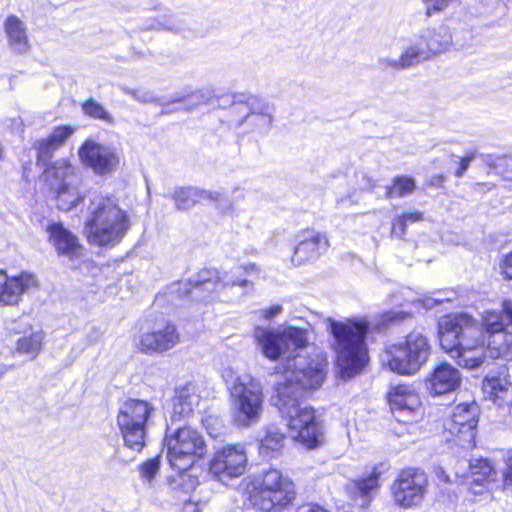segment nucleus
<instances>
[{"mask_svg": "<svg viewBox=\"0 0 512 512\" xmlns=\"http://www.w3.org/2000/svg\"><path fill=\"white\" fill-rule=\"evenodd\" d=\"M182 100H183V98H176V99H174V101H182Z\"/></svg>", "mask_w": 512, "mask_h": 512, "instance_id": "6e6d98bb", "label": "nucleus"}, {"mask_svg": "<svg viewBox=\"0 0 512 512\" xmlns=\"http://www.w3.org/2000/svg\"><path fill=\"white\" fill-rule=\"evenodd\" d=\"M430 344L425 335L411 332L405 338L387 344L380 355L383 368L403 376L417 374L430 356Z\"/></svg>", "mask_w": 512, "mask_h": 512, "instance_id": "0eeeda50", "label": "nucleus"}, {"mask_svg": "<svg viewBox=\"0 0 512 512\" xmlns=\"http://www.w3.org/2000/svg\"><path fill=\"white\" fill-rule=\"evenodd\" d=\"M462 382L460 371L448 363L436 366L425 379V388L432 396L455 391Z\"/></svg>", "mask_w": 512, "mask_h": 512, "instance_id": "6ab92c4d", "label": "nucleus"}, {"mask_svg": "<svg viewBox=\"0 0 512 512\" xmlns=\"http://www.w3.org/2000/svg\"><path fill=\"white\" fill-rule=\"evenodd\" d=\"M84 232L91 245L113 247L130 228V217L116 196L93 191L85 202Z\"/></svg>", "mask_w": 512, "mask_h": 512, "instance_id": "7ed1b4c3", "label": "nucleus"}, {"mask_svg": "<svg viewBox=\"0 0 512 512\" xmlns=\"http://www.w3.org/2000/svg\"><path fill=\"white\" fill-rule=\"evenodd\" d=\"M222 377L230 392L233 419L237 426L248 427L260 420L264 393L261 382L250 374H238L225 368Z\"/></svg>", "mask_w": 512, "mask_h": 512, "instance_id": "39448f33", "label": "nucleus"}, {"mask_svg": "<svg viewBox=\"0 0 512 512\" xmlns=\"http://www.w3.org/2000/svg\"><path fill=\"white\" fill-rule=\"evenodd\" d=\"M404 314L401 312H388L385 314V321H398L403 318Z\"/></svg>", "mask_w": 512, "mask_h": 512, "instance_id": "09e8293b", "label": "nucleus"}, {"mask_svg": "<svg viewBox=\"0 0 512 512\" xmlns=\"http://www.w3.org/2000/svg\"><path fill=\"white\" fill-rule=\"evenodd\" d=\"M49 240L60 254L81 255L83 246L78 237L65 228L62 223H52L47 227Z\"/></svg>", "mask_w": 512, "mask_h": 512, "instance_id": "4be33fe9", "label": "nucleus"}, {"mask_svg": "<svg viewBox=\"0 0 512 512\" xmlns=\"http://www.w3.org/2000/svg\"><path fill=\"white\" fill-rule=\"evenodd\" d=\"M179 342L180 334L176 326L164 318L147 321L134 339L137 349L146 354L165 353Z\"/></svg>", "mask_w": 512, "mask_h": 512, "instance_id": "9b49d317", "label": "nucleus"}, {"mask_svg": "<svg viewBox=\"0 0 512 512\" xmlns=\"http://www.w3.org/2000/svg\"><path fill=\"white\" fill-rule=\"evenodd\" d=\"M36 148L38 150V161L44 163L50 159L53 152L57 149L52 146V143L47 138L38 141Z\"/></svg>", "mask_w": 512, "mask_h": 512, "instance_id": "58836bf2", "label": "nucleus"}, {"mask_svg": "<svg viewBox=\"0 0 512 512\" xmlns=\"http://www.w3.org/2000/svg\"><path fill=\"white\" fill-rule=\"evenodd\" d=\"M281 312H282V306L273 305L269 308H264V309L259 310L258 313L262 318H264L266 320H270V319H273L274 317L278 316Z\"/></svg>", "mask_w": 512, "mask_h": 512, "instance_id": "a19ab883", "label": "nucleus"}, {"mask_svg": "<svg viewBox=\"0 0 512 512\" xmlns=\"http://www.w3.org/2000/svg\"><path fill=\"white\" fill-rule=\"evenodd\" d=\"M416 188L413 178L407 176L396 177L391 186L387 187L386 196L389 198L403 197L412 193Z\"/></svg>", "mask_w": 512, "mask_h": 512, "instance_id": "473e14b6", "label": "nucleus"}, {"mask_svg": "<svg viewBox=\"0 0 512 512\" xmlns=\"http://www.w3.org/2000/svg\"><path fill=\"white\" fill-rule=\"evenodd\" d=\"M232 111L237 113L247 112L245 117L239 120L237 124L247 123L254 132L266 133L271 128L274 109L267 102L256 97H250L247 104H234Z\"/></svg>", "mask_w": 512, "mask_h": 512, "instance_id": "a211bd4d", "label": "nucleus"}, {"mask_svg": "<svg viewBox=\"0 0 512 512\" xmlns=\"http://www.w3.org/2000/svg\"><path fill=\"white\" fill-rule=\"evenodd\" d=\"M191 97L193 99H199V98H202V95H201L200 92H194V93L191 94Z\"/></svg>", "mask_w": 512, "mask_h": 512, "instance_id": "864d4df0", "label": "nucleus"}, {"mask_svg": "<svg viewBox=\"0 0 512 512\" xmlns=\"http://www.w3.org/2000/svg\"><path fill=\"white\" fill-rule=\"evenodd\" d=\"M446 300H449L448 298H442V297H429L425 300H423V305L426 308H432L436 306L437 304H440Z\"/></svg>", "mask_w": 512, "mask_h": 512, "instance_id": "49530a36", "label": "nucleus"}, {"mask_svg": "<svg viewBox=\"0 0 512 512\" xmlns=\"http://www.w3.org/2000/svg\"><path fill=\"white\" fill-rule=\"evenodd\" d=\"M443 179H444V178H443V176H439V177H437V181H438V182H442V181H443Z\"/></svg>", "mask_w": 512, "mask_h": 512, "instance_id": "5fc2aeb1", "label": "nucleus"}, {"mask_svg": "<svg viewBox=\"0 0 512 512\" xmlns=\"http://www.w3.org/2000/svg\"><path fill=\"white\" fill-rule=\"evenodd\" d=\"M247 462L248 457L243 445H227L214 453L209 462V472L219 482L227 484L245 473Z\"/></svg>", "mask_w": 512, "mask_h": 512, "instance_id": "ddd939ff", "label": "nucleus"}, {"mask_svg": "<svg viewBox=\"0 0 512 512\" xmlns=\"http://www.w3.org/2000/svg\"><path fill=\"white\" fill-rule=\"evenodd\" d=\"M478 407L476 403H461L453 408L444 428L457 445L471 449L475 446Z\"/></svg>", "mask_w": 512, "mask_h": 512, "instance_id": "4468645a", "label": "nucleus"}, {"mask_svg": "<svg viewBox=\"0 0 512 512\" xmlns=\"http://www.w3.org/2000/svg\"><path fill=\"white\" fill-rule=\"evenodd\" d=\"M512 300L501 309L481 313L479 322L465 313L445 315L438 322L440 346L457 364L467 369L480 367L487 358L512 361Z\"/></svg>", "mask_w": 512, "mask_h": 512, "instance_id": "f03ea898", "label": "nucleus"}, {"mask_svg": "<svg viewBox=\"0 0 512 512\" xmlns=\"http://www.w3.org/2000/svg\"><path fill=\"white\" fill-rule=\"evenodd\" d=\"M221 198L222 194L219 192L201 190L195 187L178 188L172 195V199L174 200L175 206L178 210H188L195 204L204 201L219 202Z\"/></svg>", "mask_w": 512, "mask_h": 512, "instance_id": "a878e982", "label": "nucleus"}, {"mask_svg": "<svg viewBox=\"0 0 512 512\" xmlns=\"http://www.w3.org/2000/svg\"><path fill=\"white\" fill-rule=\"evenodd\" d=\"M452 45V33L450 27L439 24L421 30L401 56L397 59H386L384 62L393 68L403 69L418 64L421 61L444 53Z\"/></svg>", "mask_w": 512, "mask_h": 512, "instance_id": "6e6552de", "label": "nucleus"}, {"mask_svg": "<svg viewBox=\"0 0 512 512\" xmlns=\"http://www.w3.org/2000/svg\"><path fill=\"white\" fill-rule=\"evenodd\" d=\"M44 176L49 187H62L72 183H80L78 168L66 159L55 161L45 169Z\"/></svg>", "mask_w": 512, "mask_h": 512, "instance_id": "b1692460", "label": "nucleus"}, {"mask_svg": "<svg viewBox=\"0 0 512 512\" xmlns=\"http://www.w3.org/2000/svg\"><path fill=\"white\" fill-rule=\"evenodd\" d=\"M469 472L464 477V484L474 495H482L488 489V484L494 481L496 472L487 459H474L468 463Z\"/></svg>", "mask_w": 512, "mask_h": 512, "instance_id": "412c9836", "label": "nucleus"}, {"mask_svg": "<svg viewBox=\"0 0 512 512\" xmlns=\"http://www.w3.org/2000/svg\"><path fill=\"white\" fill-rule=\"evenodd\" d=\"M389 404L398 421L410 422L421 413V398L414 386L399 384L388 394Z\"/></svg>", "mask_w": 512, "mask_h": 512, "instance_id": "f3484780", "label": "nucleus"}, {"mask_svg": "<svg viewBox=\"0 0 512 512\" xmlns=\"http://www.w3.org/2000/svg\"><path fill=\"white\" fill-rule=\"evenodd\" d=\"M186 510H187V512H199L198 509L196 508V506H194L192 504L186 506Z\"/></svg>", "mask_w": 512, "mask_h": 512, "instance_id": "603ef678", "label": "nucleus"}, {"mask_svg": "<svg viewBox=\"0 0 512 512\" xmlns=\"http://www.w3.org/2000/svg\"><path fill=\"white\" fill-rule=\"evenodd\" d=\"M504 8L505 5L501 0H482L479 14L485 16L494 15L497 12L503 11Z\"/></svg>", "mask_w": 512, "mask_h": 512, "instance_id": "4c0bfd02", "label": "nucleus"}, {"mask_svg": "<svg viewBox=\"0 0 512 512\" xmlns=\"http://www.w3.org/2000/svg\"><path fill=\"white\" fill-rule=\"evenodd\" d=\"M253 335L266 358L276 361L282 357L271 401L287 421L290 436L307 449L318 447L324 440L322 425L314 409L300 401L323 384L326 354L309 345L305 330L296 327L256 326Z\"/></svg>", "mask_w": 512, "mask_h": 512, "instance_id": "f257e3e1", "label": "nucleus"}, {"mask_svg": "<svg viewBox=\"0 0 512 512\" xmlns=\"http://www.w3.org/2000/svg\"><path fill=\"white\" fill-rule=\"evenodd\" d=\"M38 287V278L33 273L22 271L9 275L0 269V307L18 306L23 295L37 290Z\"/></svg>", "mask_w": 512, "mask_h": 512, "instance_id": "dca6fc26", "label": "nucleus"}, {"mask_svg": "<svg viewBox=\"0 0 512 512\" xmlns=\"http://www.w3.org/2000/svg\"><path fill=\"white\" fill-rule=\"evenodd\" d=\"M79 158L84 166L101 176L116 171L121 160L115 147L91 139L86 140L80 147Z\"/></svg>", "mask_w": 512, "mask_h": 512, "instance_id": "2eb2a0df", "label": "nucleus"}, {"mask_svg": "<svg viewBox=\"0 0 512 512\" xmlns=\"http://www.w3.org/2000/svg\"><path fill=\"white\" fill-rule=\"evenodd\" d=\"M406 223L401 218H396L392 224V235L395 237H402L405 233Z\"/></svg>", "mask_w": 512, "mask_h": 512, "instance_id": "37998d69", "label": "nucleus"}, {"mask_svg": "<svg viewBox=\"0 0 512 512\" xmlns=\"http://www.w3.org/2000/svg\"><path fill=\"white\" fill-rule=\"evenodd\" d=\"M504 486L512 487V457L507 458V467L503 473Z\"/></svg>", "mask_w": 512, "mask_h": 512, "instance_id": "a18cd8bd", "label": "nucleus"}, {"mask_svg": "<svg viewBox=\"0 0 512 512\" xmlns=\"http://www.w3.org/2000/svg\"><path fill=\"white\" fill-rule=\"evenodd\" d=\"M200 285H196L193 289V292L192 293H195V291L199 290L200 288H202L203 290H209L210 286L212 285L211 282L209 280H206V279H201L200 280Z\"/></svg>", "mask_w": 512, "mask_h": 512, "instance_id": "8fccbe9b", "label": "nucleus"}, {"mask_svg": "<svg viewBox=\"0 0 512 512\" xmlns=\"http://www.w3.org/2000/svg\"><path fill=\"white\" fill-rule=\"evenodd\" d=\"M512 383L506 375H488L482 381V391L487 399L498 406L511 401Z\"/></svg>", "mask_w": 512, "mask_h": 512, "instance_id": "393cba45", "label": "nucleus"}, {"mask_svg": "<svg viewBox=\"0 0 512 512\" xmlns=\"http://www.w3.org/2000/svg\"><path fill=\"white\" fill-rule=\"evenodd\" d=\"M128 93H130L134 98H136L138 101L147 103L153 101L155 98L149 91H143V90H127Z\"/></svg>", "mask_w": 512, "mask_h": 512, "instance_id": "79ce46f5", "label": "nucleus"}, {"mask_svg": "<svg viewBox=\"0 0 512 512\" xmlns=\"http://www.w3.org/2000/svg\"><path fill=\"white\" fill-rule=\"evenodd\" d=\"M13 366L0 364V379L6 374Z\"/></svg>", "mask_w": 512, "mask_h": 512, "instance_id": "3c124183", "label": "nucleus"}, {"mask_svg": "<svg viewBox=\"0 0 512 512\" xmlns=\"http://www.w3.org/2000/svg\"><path fill=\"white\" fill-rule=\"evenodd\" d=\"M83 111L86 115L104 121L106 123L112 124L114 122L111 114L101 105L100 103L94 100L86 101L83 106Z\"/></svg>", "mask_w": 512, "mask_h": 512, "instance_id": "72a5a7b5", "label": "nucleus"}, {"mask_svg": "<svg viewBox=\"0 0 512 512\" xmlns=\"http://www.w3.org/2000/svg\"><path fill=\"white\" fill-rule=\"evenodd\" d=\"M381 472L373 467L360 478L350 481L346 490L356 505L366 507L380 488Z\"/></svg>", "mask_w": 512, "mask_h": 512, "instance_id": "aec40b11", "label": "nucleus"}, {"mask_svg": "<svg viewBox=\"0 0 512 512\" xmlns=\"http://www.w3.org/2000/svg\"><path fill=\"white\" fill-rule=\"evenodd\" d=\"M501 273L507 279H512V258H503L499 263Z\"/></svg>", "mask_w": 512, "mask_h": 512, "instance_id": "c03bdc74", "label": "nucleus"}, {"mask_svg": "<svg viewBox=\"0 0 512 512\" xmlns=\"http://www.w3.org/2000/svg\"><path fill=\"white\" fill-rule=\"evenodd\" d=\"M251 505L263 512H281L296 497L294 482L278 469H269L253 477L246 485Z\"/></svg>", "mask_w": 512, "mask_h": 512, "instance_id": "423d86ee", "label": "nucleus"}, {"mask_svg": "<svg viewBox=\"0 0 512 512\" xmlns=\"http://www.w3.org/2000/svg\"><path fill=\"white\" fill-rule=\"evenodd\" d=\"M285 435L277 427H269L260 440L259 451L264 458H272L284 445Z\"/></svg>", "mask_w": 512, "mask_h": 512, "instance_id": "7c9ffc66", "label": "nucleus"}, {"mask_svg": "<svg viewBox=\"0 0 512 512\" xmlns=\"http://www.w3.org/2000/svg\"><path fill=\"white\" fill-rule=\"evenodd\" d=\"M9 49L16 54H25L30 50L26 24L16 15H9L3 24Z\"/></svg>", "mask_w": 512, "mask_h": 512, "instance_id": "5701e85b", "label": "nucleus"}, {"mask_svg": "<svg viewBox=\"0 0 512 512\" xmlns=\"http://www.w3.org/2000/svg\"><path fill=\"white\" fill-rule=\"evenodd\" d=\"M72 133L73 129L69 126H60L55 128L47 139L52 143L53 147L59 148L72 135Z\"/></svg>", "mask_w": 512, "mask_h": 512, "instance_id": "c9c22d12", "label": "nucleus"}, {"mask_svg": "<svg viewBox=\"0 0 512 512\" xmlns=\"http://www.w3.org/2000/svg\"><path fill=\"white\" fill-rule=\"evenodd\" d=\"M200 397L196 385L188 383L176 389L172 405V417L185 418L199 404Z\"/></svg>", "mask_w": 512, "mask_h": 512, "instance_id": "cd10ccee", "label": "nucleus"}, {"mask_svg": "<svg viewBox=\"0 0 512 512\" xmlns=\"http://www.w3.org/2000/svg\"><path fill=\"white\" fill-rule=\"evenodd\" d=\"M153 412L152 404L144 400L128 399L121 404L117 425L126 447L137 452L144 448L146 429Z\"/></svg>", "mask_w": 512, "mask_h": 512, "instance_id": "9d476101", "label": "nucleus"}, {"mask_svg": "<svg viewBox=\"0 0 512 512\" xmlns=\"http://www.w3.org/2000/svg\"><path fill=\"white\" fill-rule=\"evenodd\" d=\"M80 183H72L62 187H50L57 209L70 211L81 202H84L85 195L79 190Z\"/></svg>", "mask_w": 512, "mask_h": 512, "instance_id": "c756f323", "label": "nucleus"}, {"mask_svg": "<svg viewBox=\"0 0 512 512\" xmlns=\"http://www.w3.org/2000/svg\"><path fill=\"white\" fill-rule=\"evenodd\" d=\"M494 169L504 178L512 180V157H498L495 161Z\"/></svg>", "mask_w": 512, "mask_h": 512, "instance_id": "e433bc0d", "label": "nucleus"}, {"mask_svg": "<svg viewBox=\"0 0 512 512\" xmlns=\"http://www.w3.org/2000/svg\"><path fill=\"white\" fill-rule=\"evenodd\" d=\"M27 327L28 330H24L23 335L17 339L13 354L34 360L43 349L45 333L41 329H32L30 324Z\"/></svg>", "mask_w": 512, "mask_h": 512, "instance_id": "bb28decb", "label": "nucleus"}, {"mask_svg": "<svg viewBox=\"0 0 512 512\" xmlns=\"http://www.w3.org/2000/svg\"><path fill=\"white\" fill-rule=\"evenodd\" d=\"M369 330L370 325L364 318L329 320L336 371L342 380L357 376L367 365L369 354L366 339Z\"/></svg>", "mask_w": 512, "mask_h": 512, "instance_id": "20e7f679", "label": "nucleus"}, {"mask_svg": "<svg viewBox=\"0 0 512 512\" xmlns=\"http://www.w3.org/2000/svg\"><path fill=\"white\" fill-rule=\"evenodd\" d=\"M329 241L324 234L313 230H304L297 235L296 254L320 255L325 254Z\"/></svg>", "mask_w": 512, "mask_h": 512, "instance_id": "c85d7f7f", "label": "nucleus"}, {"mask_svg": "<svg viewBox=\"0 0 512 512\" xmlns=\"http://www.w3.org/2000/svg\"><path fill=\"white\" fill-rule=\"evenodd\" d=\"M506 256H512V251L509 252Z\"/></svg>", "mask_w": 512, "mask_h": 512, "instance_id": "4d7b16f0", "label": "nucleus"}, {"mask_svg": "<svg viewBox=\"0 0 512 512\" xmlns=\"http://www.w3.org/2000/svg\"><path fill=\"white\" fill-rule=\"evenodd\" d=\"M161 460L159 456L147 459L139 466V473L144 483H151L159 473Z\"/></svg>", "mask_w": 512, "mask_h": 512, "instance_id": "f704fd0d", "label": "nucleus"}, {"mask_svg": "<svg viewBox=\"0 0 512 512\" xmlns=\"http://www.w3.org/2000/svg\"><path fill=\"white\" fill-rule=\"evenodd\" d=\"M475 159V152H468L463 158L460 160V166L455 172L456 177L461 178L466 170L468 169L470 163Z\"/></svg>", "mask_w": 512, "mask_h": 512, "instance_id": "ea45409f", "label": "nucleus"}, {"mask_svg": "<svg viewBox=\"0 0 512 512\" xmlns=\"http://www.w3.org/2000/svg\"><path fill=\"white\" fill-rule=\"evenodd\" d=\"M399 218L403 219L405 223H407V222H416V221L421 220L422 214L419 213V212L406 213V214H404L402 216H399Z\"/></svg>", "mask_w": 512, "mask_h": 512, "instance_id": "de8ad7c7", "label": "nucleus"}, {"mask_svg": "<svg viewBox=\"0 0 512 512\" xmlns=\"http://www.w3.org/2000/svg\"><path fill=\"white\" fill-rule=\"evenodd\" d=\"M164 445L170 466L180 472L191 468L207 451L202 434L190 426L167 429Z\"/></svg>", "mask_w": 512, "mask_h": 512, "instance_id": "1a4fd4ad", "label": "nucleus"}, {"mask_svg": "<svg viewBox=\"0 0 512 512\" xmlns=\"http://www.w3.org/2000/svg\"><path fill=\"white\" fill-rule=\"evenodd\" d=\"M253 269V267H251L250 270L243 267H237L232 271L231 276L226 272H223L221 276L217 277L218 282L215 284V291L221 292L222 290H225L227 286H231V288H233L236 285L247 288L250 285V281L247 278H241L240 276H242L243 273H250Z\"/></svg>", "mask_w": 512, "mask_h": 512, "instance_id": "2f4dec72", "label": "nucleus"}, {"mask_svg": "<svg viewBox=\"0 0 512 512\" xmlns=\"http://www.w3.org/2000/svg\"><path fill=\"white\" fill-rule=\"evenodd\" d=\"M428 480L419 469L402 470L391 485L392 498L399 507L409 509L421 504L427 491Z\"/></svg>", "mask_w": 512, "mask_h": 512, "instance_id": "f8f14e48", "label": "nucleus"}]
</instances>
